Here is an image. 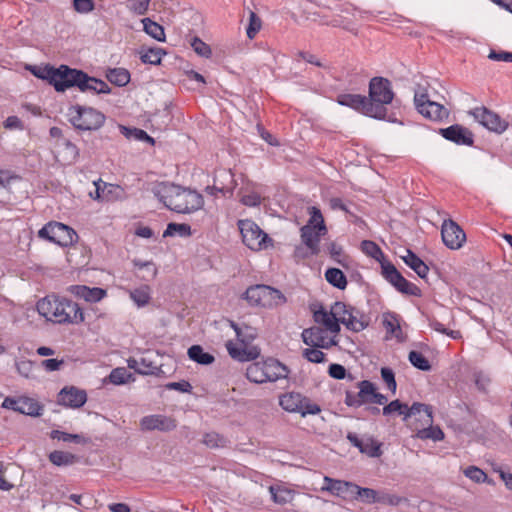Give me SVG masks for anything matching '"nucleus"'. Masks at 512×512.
<instances>
[{"mask_svg": "<svg viewBox=\"0 0 512 512\" xmlns=\"http://www.w3.org/2000/svg\"><path fill=\"white\" fill-rule=\"evenodd\" d=\"M381 269L384 278L393 285L396 290L407 295H420V289L415 284L406 280L391 262H381Z\"/></svg>", "mask_w": 512, "mask_h": 512, "instance_id": "nucleus-13", "label": "nucleus"}, {"mask_svg": "<svg viewBox=\"0 0 512 512\" xmlns=\"http://www.w3.org/2000/svg\"><path fill=\"white\" fill-rule=\"evenodd\" d=\"M337 102L342 106L350 107L369 117H372V115H381L380 113L383 112L381 108L377 106L373 107L372 104H368V98L359 94H339L337 96Z\"/></svg>", "mask_w": 512, "mask_h": 512, "instance_id": "nucleus-17", "label": "nucleus"}, {"mask_svg": "<svg viewBox=\"0 0 512 512\" xmlns=\"http://www.w3.org/2000/svg\"><path fill=\"white\" fill-rule=\"evenodd\" d=\"M49 460L56 466H68L74 464L77 457L69 452L55 450L49 454Z\"/></svg>", "mask_w": 512, "mask_h": 512, "instance_id": "nucleus-40", "label": "nucleus"}, {"mask_svg": "<svg viewBox=\"0 0 512 512\" xmlns=\"http://www.w3.org/2000/svg\"><path fill=\"white\" fill-rule=\"evenodd\" d=\"M30 72L39 79L47 80L58 92H64L67 88L77 86L82 92H94L97 94H108L110 87L103 80L90 77L81 70L71 69L66 65L58 68L46 65L30 66Z\"/></svg>", "mask_w": 512, "mask_h": 512, "instance_id": "nucleus-1", "label": "nucleus"}, {"mask_svg": "<svg viewBox=\"0 0 512 512\" xmlns=\"http://www.w3.org/2000/svg\"><path fill=\"white\" fill-rule=\"evenodd\" d=\"M409 408L410 407H408L407 404L402 403L400 400L396 399L385 405L382 409V413L383 415H391L396 413L402 417H405V414L409 412Z\"/></svg>", "mask_w": 512, "mask_h": 512, "instance_id": "nucleus-44", "label": "nucleus"}, {"mask_svg": "<svg viewBox=\"0 0 512 512\" xmlns=\"http://www.w3.org/2000/svg\"><path fill=\"white\" fill-rule=\"evenodd\" d=\"M103 201L114 202L127 198L125 189L116 184L103 183Z\"/></svg>", "mask_w": 512, "mask_h": 512, "instance_id": "nucleus-33", "label": "nucleus"}, {"mask_svg": "<svg viewBox=\"0 0 512 512\" xmlns=\"http://www.w3.org/2000/svg\"><path fill=\"white\" fill-rule=\"evenodd\" d=\"M106 78L110 83L123 87L130 82V73L125 68H110L106 72Z\"/></svg>", "mask_w": 512, "mask_h": 512, "instance_id": "nucleus-34", "label": "nucleus"}, {"mask_svg": "<svg viewBox=\"0 0 512 512\" xmlns=\"http://www.w3.org/2000/svg\"><path fill=\"white\" fill-rule=\"evenodd\" d=\"M245 375L250 382H253L255 384L266 383V378L264 377L262 360L254 361V362L250 363L246 368Z\"/></svg>", "mask_w": 512, "mask_h": 512, "instance_id": "nucleus-37", "label": "nucleus"}, {"mask_svg": "<svg viewBox=\"0 0 512 512\" xmlns=\"http://www.w3.org/2000/svg\"><path fill=\"white\" fill-rule=\"evenodd\" d=\"M414 104L417 111L424 117L433 120L441 121L449 116V111L443 105L430 100L426 88L418 86L414 94Z\"/></svg>", "mask_w": 512, "mask_h": 512, "instance_id": "nucleus-10", "label": "nucleus"}, {"mask_svg": "<svg viewBox=\"0 0 512 512\" xmlns=\"http://www.w3.org/2000/svg\"><path fill=\"white\" fill-rule=\"evenodd\" d=\"M87 401L85 390L74 386L64 387L58 394V403L69 408H80Z\"/></svg>", "mask_w": 512, "mask_h": 512, "instance_id": "nucleus-22", "label": "nucleus"}, {"mask_svg": "<svg viewBox=\"0 0 512 512\" xmlns=\"http://www.w3.org/2000/svg\"><path fill=\"white\" fill-rule=\"evenodd\" d=\"M50 437L52 439H57L63 442H75V443H81L82 437L78 434H70L67 432H63L60 430H52L50 433Z\"/></svg>", "mask_w": 512, "mask_h": 512, "instance_id": "nucleus-53", "label": "nucleus"}, {"mask_svg": "<svg viewBox=\"0 0 512 512\" xmlns=\"http://www.w3.org/2000/svg\"><path fill=\"white\" fill-rule=\"evenodd\" d=\"M108 378L109 381L115 385L125 384L129 380H134L132 374L129 373L124 367L113 369Z\"/></svg>", "mask_w": 512, "mask_h": 512, "instance_id": "nucleus-45", "label": "nucleus"}, {"mask_svg": "<svg viewBox=\"0 0 512 512\" xmlns=\"http://www.w3.org/2000/svg\"><path fill=\"white\" fill-rule=\"evenodd\" d=\"M324 485L321 487V491L330 493L333 496L346 498L352 497L355 483L345 480L334 479L329 476H325Z\"/></svg>", "mask_w": 512, "mask_h": 512, "instance_id": "nucleus-24", "label": "nucleus"}, {"mask_svg": "<svg viewBox=\"0 0 512 512\" xmlns=\"http://www.w3.org/2000/svg\"><path fill=\"white\" fill-rule=\"evenodd\" d=\"M68 121L79 131H96L105 123V115L92 108L82 105H73L68 108Z\"/></svg>", "mask_w": 512, "mask_h": 512, "instance_id": "nucleus-5", "label": "nucleus"}, {"mask_svg": "<svg viewBox=\"0 0 512 512\" xmlns=\"http://www.w3.org/2000/svg\"><path fill=\"white\" fill-rule=\"evenodd\" d=\"M416 428V434L413 435L414 438L421 440H432L434 442L442 441L445 437L444 432L439 426H434L430 424L425 426L424 428Z\"/></svg>", "mask_w": 512, "mask_h": 512, "instance_id": "nucleus-30", "label": "nucleus"}, {"mask_svg": "<svg viewBox=\"0 0 512 512\" xmlns=\"http://www.w3.org/2000/svg\"><path fill=\"white\" fill-rule=\"evenodd\" d=\"M191 46L193 50L202 57H209L211 55V48L208 44L203 42L200 38L194 37Z\"/></svg>", "mask_w": 512, "mask_h": 512, "instance_id": "nucleus-56", "label": "nucleus"}, {"mask_svg": "<svg viewBox=\"0 0 512 512\" xmlns=\"http://www.w3.org/2000/svg\"><path fill=\"white\" fill-rule=\"evenodd\" d=\"M231 327L236 333L239 345L232 341H227L226 349L229 355L238 361H251L256 359L260 354L259 349L256 347L247 348L257 337L258 333L256 328L246 324L238 325L234 322H231Z\"/></svg>", "mask_w": 512, "mask_h": 512, "instance_id": "nucleus-4", "label": "nucleus"}, {"mask_svg": "<svg viewBox=\"0 0 512 512\" xmlns=\"http://www.w3.org/2000/svg\"><path fill=\"white\" fill-rule=\"evenodd\" d=\"M327 282L338 289H345L347 286V279L345 274L338 268H329L325 272Z\"/></svg>", "mask_w": 512, "mask_h": 512, "instance_id": "nucleus-39", "label": "nucleus"}, {"mask_svg": "<svg viewBox=\"0 0 512 512\" xmlns=\"http://www.w3.org/2000/svg\"><path fill=\"white\" fill-rule=\"evenodd\" d=\"M16 369L21 376L30 378L33 375L34 363L30 360L22 359L16 362Z\"/></svg>", "mask_w": 512, "mask_h": 512, "instance_id": "nucleus-55", "label": "nucleus"}, {"mask_svg": "<svg viewBox=\"0 0 512 512\" xmlns=\"http://www.w3.org/2000/svg\"><path fill=\"white\" fill-rule=\"evenodd\" d=\"M404 263L409 266L415 273L421 277L426 278L429 268L428 266L411 250H406V255L402 256Z\"/></svg>", "mask_w": 512, "mask_h": 512, "instance_id": "nucleus-29", "label": "nucleus"}, {"mask_svg": "<svg viewBox=\"0 0 512 512\" xmlns=\"http://www.w3.org/2000/svg\"><path fill=\"white\" fill-rule=\"evenodd\" d=\"M2 407L33 417L42 415L44 409L43 405L36 399L27 396L6 397Z\"/></svg>", "mask_w": 512, "mask_h": 512, "instance_id": "nucleus-15", "label": "nucleus"}, {"mask_svg": "<svg viewBox=\"0 0 512 512\" xmlns=\"http://www.w3.org/2000/svg\"><path fill=\"white\" fill-rule=\"evenodd\" d=\"M38 236L62 247L70 246L78 239V235L74 229L56 221L44 225L39 230Z\"/></svg>", "mask_w": 512, "mask_h": 512, "instance_id": "nucleus-9", "label": "nucleus"}, {"mask_svg": "<svg viewBox=\"0 0 512 512\" xmlns=\"http://www.w3.org/2000/svg\"><path fill=\"white\" fill-rule=\"evenodd\" d=\"M464 475L476 483H490L487 474L476 466H469L463 471Z\"/></svg>", "mask_w": 512, "mask_h": 512, "instance_id": "nucleus-47", "label": "nucleus"}, {"mask_svg": "<svg viewBox=\"0 0 512 512\" xmlns=\"http://www.w3.org/2000/svg\"><path fill=\"white\" fill-rule=\"evenodd\" d=\"M155 195L167 208L177 213H191L201 209L204 204L201 194L174 184H160Z\"/></svg>", "mask_w": 512, "mask_h": 512, "instance_id": "nucleus-3", "label": "nucleus"}, {"mask_svg": "<svg viewBox=\"0 0 512 512\" xmlns=\"http://www.w3.org/2000/svg\"><path fill=\"white\" fill-rule=\"evenodd\" d=\"M166 388L169 390H176L182 393H190L192 390V385L185 380L179 382H170L166 384Z\"/></svg>", "mask_w": 512, "mask_h": 512, "instance_id": "nucleus-62", "label": "nucleus"}, {"mask_svg": "<svg viewBox=\"0 0 512 512\" xmlns=\"http://www.w3.org/2000/svg\"><path fill=\"white\" fill-rule=\"evenodd\" d=\"M236 186L233 173L230 170H220L215 176L214 185L207 186L205 191L212 196H216L219 192L224 197H231Z\"/></svg>", "mask_w": 512, "mask_h": 512, "instance_id": "nucleus-19", "label": "nucleus"}, {"mask_svg": "<svg viewBox=\"0 0 512 512\" xmlns=\"http://www.w3.org/2000/svg\"><path fill=\"white\" fill-rule=\"evenodd\" d=\"M328 373L332 378L341 380L346 376V369L344 366L334 363L329 366Z\"/></svg>", "mask_w": 512, "mask_h": 512, "instance_id": "nucleus-63", "label": "nucleus"}, {"mask_svg": "<svg viewBox=\"0 0 512 512\" xmlns=\"http://www.w3.org/2000/svg\"><path fill=\"white\" fill-rule=\"evenodd\" d=\"M408 359L410 363L419 370L429 371L431 369L429 360L421 352L411 351Z\"/></svg>", "mask_w": 512, "mask_h": 512, "instance_id": "nucleus-46", "label": "nucleus"}, {"mask_svg": "<svg viewBox=\"0 0 512 512\" xmlns=\"http://www.w3.org/2000/svg\"><path fill=\"white\" fill-rule=\"evenodd\" d=\"M405 425L416 434V428H424L433 424V411L430 405L414 402L409 412L402 418Z\"/></svg>", "mask_w": 512, "mask_h": 512, "instance_id": "nucleus-12", "label": "nucleus"}, {"mask_svg": "<svg viewBox=\"0 0 512 512\" xmlns=\"http://www.w3.org/2000/svg\"><path fill=\"white\" fill-rule=\"evenodd\" d=\"M344 309L345 305L341 302H336L330 312L320 306L319 309L313 311L314 321L336 336L340 331V318H337V315Z\"/></svg>", "mask_w": 512, "mask_h": 512, "instance_id": "nucleus-14", "label": "nucleus"}, {"mask_svg": "<svg viewBox=\"0 0 512 512\" xmlns=\"http://www.w3.org/2000/svg\"><path fill=\"white\" fill-rule=\"evenodd\" d=\"M381 377L386 384L388 390H390L393 394L396 392L397 383L395 380V374L392 369L383 367L381 369Z\"/></svg>", "mask_w": 512, "mask_h": 512, "instance_id": "nucleus-54", "label": "nucleus"}, {"mask_svg": "<svg viewBox=\"0 0 512 512\" xmlns=\"http://www.w3.org/2000/svg\"><path fill=\"white\" fill-rule=\"evenodd\" d=\"M262 27V21L260 17L254 12L249 11V25L246 33L249 39H253Z\"/></svg>", "mask_w": 512, "mask_h": 512, "instance_id": "nucleus-50", "label": "nucleus"}, {"mask_svg": "<svg viewBox=\"0 0 512 512\" xmlns=\"http://www.w3.org/2000/svg\"><path fill=\"white\" fill-rule=\"evenodd\" d=\"M383 325L386 328L387 332L392 335H396L397 331H400V325L397 318L392 314L385 315L383 319Z\"/></svg>", "mask_w": 512, "mask_h": 512, "instance_id": "nucleus-58", "label": "nucleus"}, {"mask_svg": "<svg viewBox=\"0 0 512 512\" xmlns=\"http://www.w3.org/2000/svg\"><path fill=\"white\" fill-rule=\"evenodd\" d=\"M73 7L79 13H89L94 9L92 0H73Z\"/></svg>", "mask_w": 512, "mask_h": 512, "instance_id": "nucleus-61", "label": "nucleus"}, {"mask_svg": "<svg viewBox=\"0 0 512 512\" xmlns=\"http://www.w3.org/2000/svg\"><path fill=\"white\" fill-rule=\"evenodd\" d=\"M326 329L321 326H314L304 329L302 332L303 342L310 347L330 348L336 344L334 337Z\"/></svg>", "mask_w": 512, "mask_h": 512, "instance_id": "nucleus-20", "label": "nucleus"}, {"mask_svg": "<svg viewBox=\"0 0 512 512\" xmlns=\"http://www.w3.org/2000/svg\"><path fill=\"white\" fill-rule=\"evenodd\" d=\"M361 250L363 253H365L367 256L377 260L378 262H387L384 259V254L381 250V248L373 241L371 240H364L361 242Z\"/></svg>", "mask_w": 512, "mask_h": 512, "instance_id": "nucleus-41", "label": "nucleus"}, {"mask_svg": "<svg viewBox=\"0 0 512 512\" xmlns=\"http://www.w3.org/2000/svg\"><path fill=\"white\" fill-rule=\"evenodd\" d=\"M121 129L124 132V134L130 138V137H133L134 139L136 140H141V141H146L150 144H153L154 143V139L149 136L144 130L142 129H138V128H133V129H129V128H126L124 126L121 127Z\"/></svg>", "mask_w": 512, "mask_h": 512, "instance_id": "nucleus-52", "label": "nucleus"}, {"mask_svg": "<svg viewBox=\"0 0 512 512\" xmlns=\"http://www.w3.org/2000/svg\"><path fill=\"white\" fill-rule=\"evenodd\" d=\"M439 133L443 138L454 142L457 145L471 146L474 142L473 133L469 129L459 124H454L447 128H442L440 129Z\"/></svg>", "mask_w": 512, "mask_h": 512, "instance_id": "nucleus-23", "label": "nucleus"}, {"mask_svg": "<svg viewBox=\"0 0 512 512\" xmlns=\"http://www.w3.org/2000/svg\"><path fill=\"white\" fill-rule=\"evenodd\" d=\"M402 498L389 493H379L377 503L398 506L402 502Z\"/></svg>", "mask_w": 512, "mask_h": 512, "instance_id": "nucleus-60", "label": "nucleus"}, {"mask_svg": "<svg viewBox=\"0 0 512 512\" xmlns=\"http://www.w3.org/2000/svg\"><path fill=\"white\" fill-rule=\"evenodd\" d=\"M264 377L267 382H276L288 378L289 368L279 360L269 357L262 360Z\"/></svg>", "mask_w": 512, "mask_h": 512, "instance_id": "nucleus-25", "label": "nucleus"}, {"mask_svg": "<svg viewBox=\"0 0 512 512\" xmlns=\"http://www.w3.org/2000/svg\"><path fill=\"white\" fill-rule=\"evenodd\" d=\"M202 442L209 448H219L224 447L227 441L222 435L216 432H209L203 436Z\"/></svg>", "mask_w": 512, "mask_h": 512, "instance_id": "nucleus-49", "label": "nucleus"}, {"mask_svg": "<svg viewBox=\"0 0 512 512\" xmlns=\"http://www.w3.org/2000/svg\"><path fill=\"white\" fill-rule=\"evenodd\" d=\"M488 58L494 61L512 62V52L491 50Z\"/></svg>", "mask_w": 512, "mask_h": 512, "instance_id": "nucleus-64", "label": "nucleus"}, {"mask_svg": "<svg viewBox=\"0 0 512 512\" xmlns=\"http://www.w3.org/2000/svg\"><path fill=\"white\" fill-rule=\"evenodd\" d=\"M130 10L137 15H145L148 11L150 0H129Z\"/></svg>", "mask_w": 512, "mask_h": 512, "instance_id": "nucleus-59", "label": "nucleus"}, {"mask_svg": "<svg viewBox=\"0 0 512 512\" xmlns=\"http://www.w3.org/2000/svg\"><path fill=\"white\" fill-rule=\"evenodd\" d=\"M139 53L143 63L152 65H159L163 55L166 54L165 50L162 48L142 49Z\"/></svg>", "mask_w": 512, "mask_h": 512, "instance_id": "nucleus-38", "label": "nucleus"}, {"mask_svg": "<svg viewBox=\"0 0 512 512\" xmlns=\"http://www.w3.org/2000/svg\"><path fill=\"white\" fill-rule=\"evenodd\" d=\"M187 353L191 360L201 365H210L215 361V357L205 352L200 345L191 346Z\"/></svg>", "mask_w": 512, "mask_h": 512, "instance_id": "nucleus-35", "label": "nucleus"}, {"mask_svg": "<svg viewBox=\"0 0 512 512\" xmlns=\"http://www.w3.org/2000/svg\"><path fill=\"white\" fill-rule=\"evenodd\" d=\"M140 429L142 431L170 432L177 427V422L174 418L162 414H152L141 418Z\"/></svg>", "mask_w": 512, "mask_h": 512, "instance_id": "nucleus-21", "label": "nucleus"}, {"mask_svg": "<svg viewBox=\"0 0 512 512\" xmlns=\"http://www.w3.org/2000/svg\"><path fill=\"white\" fill-rule=\"evenodd\" d=\"M179 235L187 237L191 235V227L185 223H169L163 233L164 237Z\"/></svg>", "mask_w": 512, "mask_h": 512, "instance_id": "nucleus-43", "label": "nucleus"}, {"mask_svg": "<svg viewBox=\"0 0 512 512\" xmlns=\"http://www.w3.org/2000/svg\"><path fill=\"white\" fill-rule=\"evenodd\" d=\"M37 310L47 320L58 324H78L84 321V313L77 303L55 294L39 300Z\"/></svg>", "mask_w": 512, "mask_h": 512, "instance_id": "nucleus-2", "label": "nucleus"}, {"mask_svg": "<svg viewBox=\"0 0 512 512\" xmlns=\"http://www.w3.org/2000/svg\"><path fill=\"white\" fill-rule=\"evenodd\" d=\"M68 291L75 297L89 303H97L107 296V291L99 287H88L86 285H71Z\"/></svg>", "mask_w": 512, "mask_h": 512, "instance_id": "nucleus-26", "label": "nucleus"}, {"mask_svg": "<svg viewBox=\"0 0 512 512\" xmlns=\"http://www.w3.org/2000/svg\"><path fill=\"white\" fill-rule=\"evenodd\" d=\"M279 406L288 413L300 414L301 417L308 415H317L321 412V407L314 403L307 396L300 392L290 391L279 395Z\"/></svg>", "mask_w": 512, "mask_h": 512, "instance_id": "nucleus-7", "label": "nucleus"}, {"mask_svg": "<svg viewBox=\"0 0 512 512\" xmlns=\"http://www.w3.org/2000/svg\"><path fill=\"white\" fill-rule=\"evenodd\" d=\"M126 291L129 293L131 300L139 308L145 307L151 300V288L146 284L135 289H127Z\"/></svg>", "mask_w": 512, "mask_h": 512, "instance_id": "nucleus-31", "label": "nucleus"}, {"mask_svg": "<svg viewBox=\"0 0 512 512\" xmlns=\"http://www.w3.org/2000/svg\"><path fill=\"white\" fill-rule=\"evenodd\" d=\"M443 243L452 250L460 249L466 241L463 229L453 220H445L441 227Z\"/></svg>", "mask_w": 512, "mask_h": 512, "instance_id": "nucleus-18", "label": "nucleus"}, {"mask_svg": "<svg viewBox=\"0 0 512 512\" xmlns=\"http://www.w3.org/2000/svg\"><path fill=\"white\" fill-rule=\"evenodd\" d=\"M394 98L391 82L383 77H374L369 83L368 104L377 106L383 110L381 115H372L373 118L384 119L387 115L386 105L390 104Z\"/></svg>", "mask_w": 512, "mask_h": 512, "instance_id": "nucleus-8", "label": "nucleus"}, {"mask_svg": "<svg viewBox=\"0 0 512 512\" xmlns=\"http://www.w3.org/2000/svg\"><path fill=\"white\" fill-rule=\"evenodd\" d=\"M238 226L242 235L243 243L251 250L267 248V242L271 241L268 235L252 220H239Z\"/></svg>", "mask_w": 512, "mask_h": 512, "instance_id": "nucleus-11", "label": "nucleus"}, {"mask_svg": "<svg viewBox=\"0 0 512 512\" xmlns=\"http://www.w3.org/2000/svg\"><path fill=\"white\" fill-rule=\"evenodd\" d=\"M301 240L303 244L310 250L312 255H318L320 252V238L326 233H322L312 225H304L301 229Z\"/></svg>", "mask_w": 512, "mask_h": 512, "instance_id": "nucleus-28", "label": "nucleus"}, {"mask_svg": "<svg viewBox=\"0 0 512 512\" xmlns=\"http://www.w3.org/2000/svg\"><path fill=\"white\" fill-rule=\"evenodd\" d=\"M340 322L343 323L348 329L359 332L365 328L362 321L357 320L351 313L344 310V315L340 317Z\"/></svg>", "mask_w": 512, "mask_h": 512, "instance_id": "nucleus-51", "label": "nucleus"}, {"mask_svg": "<svg viewBox=\"0 0 512 512\" xmlns=\"http://www.w3.org/2000/svg\"><path fill=\"white\" fill-rule=\"evenodd\" d=\"M308 214L310 218L306 225H312L313 228H317L320 232L327 233V227L320 209L315 206L309 207Z\"/></svg>", "mask_w": 512, "mask_h": 512, "instance_id": "nucleus-42", "label": "nucleus"}, {"mask_svg": "<svg viewBox=\"0 0 512 512\" xmlns=\"http://www.w3.org/2000/svg\"><path fill=\"white\" fill-rule=\"evenodd\" d=\"M143 24V30L153 39L164 42L166 40L164 28L158 24L157 22L151 20L150 18H143L141 20Z\"/></svg>", "mask_w": 512, "mask_h": 512, "instance_id": "nucleus-36", "label": "nucleus"}, {"mask_svg": "<svg viewBox=\"0 0 512 512\" xmlns=\"http://www.w3.org/2000/svg\"><path fill=\"white\" fill-rule=\"evenodd\" d=\"M359 388V397H362L363 404L370 403V400L366 399H372L373 395L376 391V387L374 384L368 380H363L358 383Z\"/></svg>", "mask_w": 512, "mask_h": 512, "instance_id": "nucleus-48", "label": "nucleus"}, {"mask_svg": "<svg viewBox=\"0 0 512 512\" xmlns=\"http://www.w3.org/2000/svg\"><path fill=\"white\" fill-rule=\"evenodd\" d=\"M317 347L307 348L303 351V356L310 362L321 363L325 360V354L316 349Z\"/></svg>", "mask_w": 512, "mask_h": 512, "instance_id": "nucleus-57", "label": "nucleus"}, {"mask_svg": "<svg viewBox=\"0 0 512 512\" xmlns=\"http://www.w3.org/2000/svg\"><path fill=\"white\" fill-rule=\"evenodd\" d=\"M470 114L477 122L495 133L501 134L508 127L507 121L503 120L497 113L484 106L476 107L470 111Z\"/></svg>", "mask_w": 512, "mask_h": 512, "instance_id": "nucleus-16", "label": "nucleus"}, {"mask_svg": "<svg viewBox=\"0 0 512 512\" xmlns=\"http://www.w3.org/2000/svg\"><path fill=\"white\" fill-rule=\"evenodd\" d=\"M347 439L354 447H357L361 453L369 457H379L382 454L380 443L373 438L360 439L357 434L348 432Z\"/></svg>", "mask_w": 512, "mask_h": 512, "instance_id": "nucleus-27", "label": "nucleus"}, {"mask_svg": "<svg viewBox=\"0 0 512 512\" xmlns=\"http://www.w3.org/2000/svg\"><path fill=\"white\" fill-rule=\"evenodd\" d=\"M379 492L372 488L360 487L355 484L351 499L359 500L366 504L377 503Z\"/></svg>", "mask_w": 512, "mask_h": 512, "instance_id": "nucleus-32", "label": "nucleus"}, {"mask_svg": "<svg viewBox=\"0 0 512 512\" xmlns=\"http://www.w3.org/2000/svg\"><path fill=\"white\" fill-rule=\"evenodd\" d=\"M244 299L252 306L274 308L286 303L284 294L267 285H254L244 293Z\"/></svg>", "mask_w": 512, "mask_h": 512, "instance_id": "nucleus-6", "label": "nucleus"}]
</instances>
